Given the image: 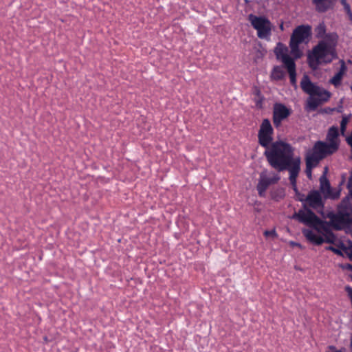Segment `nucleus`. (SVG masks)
Returning a JSON list of instances; mask_svg holds the SVG:
<instances>
[{
	"mask_svg": "<svg viewBox=\"0 0 352 352\" xmlns=\"http://www.w3.org/2000/svg\"><path fill=\"white\" fill-rule=\"evenodd\" d=\"M326 25L322 21L315 28V36L322 38L307 55L310 68L316 69L321 63L328 64L338 58L336 45L338 35L336 32L326 33Z\"/></svg>",
	"mask_w": 352,
	"mask_h": 352,
	"instance_id": "1",
	"label": "nucleus"
},
{
	"mask_svg": "<svg viewBox=\"0 0 352 352\" xmlns=\"http://www.w3.org/2000/svg\"><path fill=\"white\" fill-rule=\"evenodd\" d=\"M265 148L263 155L269 165L278 172H289L300 166V157L294 155V148L289 143L277 140Z\"/></svg>",
	"mask_w": 352,
	"mask_h": 352,
	"instance_id": "2",
	"label": "nucleus"
},
{
	"mask_svg": "<svg viewBox=\"0 0 352 352\" xmlns=\"http://www.w3.org/2000/svg\"><path fill=\"white\" fill-rule=\"evenodd\" d=\"M311 35V27L309 25H300L296 27L291 36L289 41L290 53L294 59H298L302 56V52L299 48V45L307 40Z\"/></svg>",
	"mask_w": 352,
	"mask_h": 352,
	"instance_id": "3",
	"label": "nucleus"
},
{
	"mask_svg": "<svg viewBox=\"0 0 352 352\" xmlns=\"http://www.w3.org/2000/svg\"><path fill=\"white\" fill-rule=\"evenodd\" d=\"M252 26L257 31V36L259 38L267 39L272 34V24L265 16H256L250 14L248 17Z\"/></svg>",
	"mask_w": 352,
	"mask_h": 352,
	"instance_id": "4",
	"label": "nucleus"
},
{
	"mask_svg": "<svg viewBox=\"0 0 352 352\" xmlns=\"http://www.w3.org/2000/svg\"><path fill=\"white\" fill-rule=\"evenodd\" d=\"M327 217L330 219L331 227L335 230H352V218H348V214L342 212L338 208L337 212H328Z\"/></svg>",
	"mask_w": 352,
	"mask_h": 352,
	"instance_id": "5",
	"label": "nucleus"
},
{
	"mask_svg": "<svg viewBox=\"0 0 352 352\" xmlns=\"http://www.w3.org/2000/svg\"><path fill=\"white\" fill-rule=\"evenodd\" d=\"M306 214L305 217L300 216V223L314 228L318 232L323 231L324 234H327L329 231H331L330 221H326L320 219L312 210H307Z\"/></svg>",
	"mask_w": 352,
	"mask_h": 352,
	"instance_id": "6",
	"label": "nucleus"
},
{
	"mask_svg": "<svg viewBox=\"0 0 352 352\" xmlns=\"http://www.w3.org/2000/svg\"><path fill=\"white\" fill-rule=\"evenodd\" d=\"M274 129L270 121L265 118L262 121L258 133L259 144L263 148L267 147L273 142Z\"/></svg>",
	"mask_w": 352,
	"mask_h": 352,
	"instance_id": "7",
	"label": "nucleus"
},
{
	"mask_svg": "<svg viewBox=\"0 0 352 352\" xmlns=\"http://www.w3.org/2000/svg\"><path fill=\"white\" fill-rule=\"evenodd\" d=\"M328 168L325 167L322 175L319 179L320 192L323 195L324 199H336L340 197V191L331 188L329 180L327 177Z\"/></svg>",
	"mask_w": 352,
	"mask_h": 352,
	"instance_id": "8",
	"label": "nucleus"
},
{
	"mask_svg": "<svg viewBox=\"0 0 352 352\" xmlns=\"http://www.w3.org/2000/svg\"><path fill=\"white\" fill-rule=\"evenodd\" d=\"M306 207L314 209L317 212L323 214L324 208V200L318 190H311L306 197Z\"/></svg>",
	"mask_w": 352,
	"mask_h": 352,
	"instance_id": "9",
	"label": "nucleus"
},
{
	"mask_svg": "<svg viewBox=\"0 0 352 352\" xmlns=\"http://www.w3.org/2000/svg\"><path fill=\"white\" fill-rule=\"evenodd\" d=\"M302 233L309 242L316 245H320L324 242L327 243H334L336 239V236L332 230L329 231L327 234H324V239L316 234L311 230L307 228L302 229Z\"/></svg>",
	"mask_w": 352,
	"mask_h": 352,
	"instance_id": "10",
	"label": "nucleus"
},
{
	"mask_svg": "<svg viewBox=\"0 0 352 352\" xmlns=\"http://www.w3.org/2000/svg\"><path fill=\"white\" fill-rule=\"evenodd\" d=\"M314 151H316L320 155L326 157L336 152V146L334 144H327L322 141H317L313 146Z\"/></svg>",
	"mask_w": 352,
	"mask_h": 352,
	"instance_id": "11",
	"label": "nucleus"
},
{
	"mask_svg": "<svg viewBox=\"0 0 352 352\" xmlns=\"http://www.w3.org/2000/svg\"><path fill=\"white\" fill-rule=\"evenodd\" d=\"M337 0H312L316 11L319 13H324L333 9Z\"/></svg>",
	"mask_w": 352,
	"mask_h": 352,
	"instance_id": "12",
	"label": "nucleus"
},
{
	"mask_svg": "<svg viewBox=\"0 0 352 352\" xmlns=\"http://www.w3.org/2000/svg\"><path fill=\"white\" fill-rule=\"evenodd\" d=\"M294 58H285V68L289 75L291 85L295 88H297L296 83V65Z\"/></svg>",
	"mask_w": 352,
	"mask_h": 352,
	"instance_id": "13",
	"label": "nucleus"
},
{
	"mask_svg": "<svg viewBox=\"0 0 352 352\" xmlns=\"http://www.w3.org/2000/svg\"><path fill=\"white\" fill-rule=\"evenodd\" d=\"M300 87L302 91L311 96H314V93L318 89V86L313 83L309 76L305 74L300 81Z\"/></svg>",
	"mask_w": 352,
	"mask_h": 352,
	"instance_id": "14",
	"label": "nucleus"
},
{
	"mask_svg": "<svg viewBox=\"0 0 352 352\" xmlns=\"http://www.w3.org/2000/svg\"><path fill=\"white\" fill-rule=\"evenodd\" d=\"M295 197H296V198H295L296 200L300 201L302 204L303 209H300L297 212H295L293 214L292 218L294 219H297L300 222V216H302V217H305V215L306 216L307 215L306 214L307 213V210H311V209L309 208L308 207H306V204H305L306 197L305 196L304 194H302L300 192H298L297 193L295 194Z\"/></svg>",
	"mask_w": 352,
	"mask_h": 352,
	"instance_id": "15",
	"label": "nucleus"
},
{
	"mask_svg": "<svg viewBox=\"0 0 352 352\" xmlns=\"http://www.w3.org/2000/svg\"><path fill=\"white\" fill-rule=\"evenodd\" d=\"M270 177L264 173L260 175V178L256 186V189L260 197H264L267 188L270 186Z\"/></svg>",
	"mask_w": 352,
	"mask_h": 352,
	"instance_id": "16",
	"label": "nucleus"
},
{
	"mask_svg": "<svg viewBox=\"0 0 352 352\" xmlns=\"http://www.w3.org/2000/svg\"><path fill=\"white\" fill-rule=\"evenodd\" d=\"M291 114V110L285 104L278 103L274 107L273 116L278 117L282 120L287 118Z\"/></svg>",
	"mask_w": 352,
	"mask_h": 352,
	"instance_id": "17",
	"label": "nucleus"
},
{
	"mask_svg": "<svg viewBox=\"0 0 352 352\" xmlns=\"http://www.w3.org/2000/svg\"><path fill=\"white\" fill-rule=\"evenodd\" d=\"M339 136V130L338 126H331L327 132V140L329 142L328 144H334L336 146V151L339 148L340 141L338 139Z\"/></svg>",
	"mask_w": 352,
	"mask_h": 352,
	"instance_id": "18",
	"label": "nucleus"
},
{
	"mask_svg": "<svg viewBox=\"0 0 352 352\" xmlns=\"http://www.w3.org/2000/svg\"><path fill=\"white\" fill-rule=\"evenodd\" d=\"M288 49L287 47L284 46L281 43H278L277 46L274 50V53L278 59H281L284 67H285V58H292L290 56L287 54Z\"/></svg>",
	"mask_w": 352,
	"mask_h": 352,
	"instance_id": "19",
	"label": "nucleus"
},
{
	"mask_svg": "<svg viewBox=\"0 0 352 352\" xmlns=\"http://www.w3.org/2000/svg\"><path fill=\"white\" fill-rule=\"evenodd\" d=\"M338 208L342 212L348 214V218H352V202L348 197L344 198Z\"/></svg>",
	"mask_w": 352,
	"mask_h": 352,
	"instance_id": "20",
	"label": "nucleus"
},
{
	"mask_svg": "<svg viewBox=\"0 0 352 352\" xmlns=\"http://www.w3.org/2000/svg\"><path fill=\"white\" fill-rule=\"evenodd\" d=\"M300 171V166L298 168H294L293 170L289 171V180L292 186V188L295 194L299 192L296 186V179Z\"/></svg>",
	"mask_w": 352,
	"mask_h": 352,
	"instance_id": "21",
	"label": "nucleus"
},
{
	"mask_svg": "<svg viewBox=\"0 0 352 352\" xmlns=\"http://www.w3.org/2000/svg\"><path fill=\"white\" fill-rule=\"evenodd\" d=\"M314 96H318L317 98H319L322 102H325L329 100L331 97V93L329 91L325 90L322 87L318 86V89L315 91Z\"/></svg>",
	"mask_w": 352,
	"mask_h": 352,
	"instance_id": "22",
	"label": "nucleus"
},
{
	"mask_svg": "<svg viewBox=\"0 0 352 352\" xmlns=\"http://www.w3.org/2000/svg\"><path fill=\"white\" fill-rule=\"evenodd\" d=\"M285 73L280 66H274L272 72V78L276 80H281L285 78Z\"/></svg>",
	"mask_w": 352,
	"mask_h": 352,
	"instance_id": "23",
	"label": "nucleus"
},
{
	"mask_svg": "<svg viewBox=\"0 0 352 352\" xmlns=\"http://www.w3.org/2000/svg\"><path fill=\"white\" fill-rule=\"evenodd\" d=\"M322 103H323V102H322L321 100L315 98L314 96H310V97L307 100L308 108L311 111L316 110L318 108V107Z\"/></svg>",
	"mask_w": 352,
	"mask_h": 352,
	"instance_id": "24",
	"label": "nucleus"
},
{
	"mask_svg": "<svg viewBox=\"0 0 352 352\" xmlns=\"http://www.w3.org/2000/svg\"><path fill=\"white\" fill-rule=\"evenodd\" d=\"M351 117H352V115L351 113L347 116L344 115L342 116V120L340 122V134H341V135L345 136L346 126L349 121V119Z\"/></svg>",
	"mask_w": 352,
	"mask_h": 352,
	"instance_id": "25",
	"label": "nucleus"
},
{
	"mask_svg": "<svg viewBox=\"0 0 352 352\" xmlns=\"http://www.w3.org/2000/svg\"><path fill=\"white\" fill-rule=\"evenodd\" d=\"M305 162L306 165H308L309 166H311L315 168L316 166H317L320 162L318 161V160L316 159V157H313L309 153H307L305 157Z\"/></svg>",
	"mask_w": 352,
	"mask_h": 352,
	"instance_id": "26",
	"label": "nucleus"
},
{
	"mask_svg": "<svg viewBox=\"0 0 352 352\" xmlns=\"http://www.w3.org/2000/svg\"><path fill=\"white\" fill-rule=\"evenodd\" d=\"M341 73H337L335 76L330 80V82L333 84L335 87H338L341 84V80L342 78Z\"/></svg>",
	"mask_w": 352,
	"mask_h": 352,
	"instance_id": "27",
	"label": "nucleus"
},
{
	"mask_svg": "<svg viewBox=\"0 0 352 352\" xmlns=\"http://www.w3.org/2000/svg\"><path fill=\"white\" fill-rule=\"evenodd\" d=\"M254 94H255L257 96L260 97V100H258V101L256 102V107H258L261 108V106H262V101H263V96H261V92L260 89H258V88H256V87L255 88Z\"/></svg>",
	"mask_w": 352,
	"mask_h": 352,
	"instance_id": "28",
	"label": "nucleus"
},
{
	"mask_svg": "<svg viewBox=\"0 0 352 352\" xmlns=\"http://www.w3.org/2000/svg\"><path fill=\"white\" fill-rule=\"evenodd\" d=\"M326 250H330L337 255L342 256H343V253L341 250H340L333 246H328L326 248Z\"/></svg>",
	"mask_w": 352,
	"mask_h": 352,
	"instance_id": "29",
	"label": "nucleus"
},
{
	"mask_svg": "<svg viewBox=\"0 0 352 352\" xmlns=\"http://www.w3.org/2000/svg\"><path fill=\"white\" fill-rule=\"evenodd\" d=\"M309 153L311 155H312L313 157H316V159L318 160L319 162L324 158L323 156L320 155L319 153H318L316 151H314L313 149L311 150V151L309 152Z\"/></svg>",
	"mask_w": 352,
	"mask_h": 352,
	"instance_id": "30",
	"label": "nucleus"
},
{
	"mask_svg": "<svg viewBox=\"0 0 352 352\" xmlns=\"http://www.w3.org/2000/svg\"><path fill=\"white\" fill-rule=\"evenodd\" d=\"M340 63H341L340 69L338 73H341L342 76H343L344 72L346 70V66L345 62L343 60H340Z\"/></svg>",
	"mask_w": 352,
	"mask_h": 352,
	"instance_id": "31",
	"label": "nucleus"
},
{
	"mask_svg": "<svg viewBox=\"0 0 352 352\" xmlns=\"http://www.w3.org/2000/svg\"><path fill=\"white\" fill-rule=\"evenodd\" d=\"M264 235L265 236H277V234L275 231V230H265V232H264Z\"/></svg>",
	"mask_w": 352,
	"mask_h": 352,
	"instance_id": "32",
	"label": "nucleus"
},
{
	"mask_svg": "<svg viewBox=\"0 0 352 352\" xmlns=\"http://www.w3.org/2000/svg\"><path fill=\"white\" fill-rule=\"evenodd\" d=\"M282 119L276 117L275 116H273V122L274 126L277 128L280 125V123L282 122Z\"/></svg>",
	"mask_w": 352,
	"mask_h": 352,
	"instance_id": "33",
	"label": "nucleus"
},
{
	"mask_svg": "<svg viewBox=\"0 0 352 352\" xmlns=\"http://www.w3.org/2000/svg\"><path fill=\"white\" fill-rule=\"evenodd\" d=\"M280 179V177L276 174L274 177L270 178V184H276Z\"/></svg>",
	"mask_w": 352,
	"mask_h": 352,
	"instance_id": "34",
	"label": "nucleus"
},
{
	"mask_svg": "<svg viewBox=\"0 0 352 352\" xmlns=\"http://www.w3.org/2000/svg\"><path fill=\"white\" fill-rule=\"evenodd\" d=\"M341 3L344 6V9L346 11V12H350L351 8L349 4L346 2V1L341 0Z\"/></svg>",
	"mask_w": 352,
	"mask_h": 352,
	"instance_id": "35",
	"label": "nucleus"
},
{
	"mask_svg": "<svg viewBox=\"0 0 352 352\" xmlns=\"http://www.w3.org/2000/svg\"><path fill=\"white\" fill-rule=\"evenodd\" d=\"M314 167L313 166H309H309L308 165H306V170H305V173H306V175L307 176L310 178L311 177V170L312 169L314 168Z\"/></svg>",
	"mask_w": 352,
	"mask_h": 352,
	"instance_id": "36",
	"label": "nucleus"
},
{
	"mask_svg": "<svg viewBox=\"0 0 352 352\" xmlns=\"http://www.w3.org/2000/svg\"><path fill=\"white\" fill-rule=\"evenodd\" d=\"M347 188H348L350 194L352 195V179L349 178V180L347 182Z\"/></svg>",
	"mask_w": 352,
	"mask_h": 352,
	"instance_id": "37",
	"label": "nucleus"
},
{
	"mask_svg": "<svg viewBox=\"0 0 352 352\" xmlns=\"http://www.w3.org/2000/svg\"><path fill=\"white\" fill-rule=\"evenodd\" d=\"M346 254L348 258L352 261V245L349 248V251H346Z\"/></svg>",
	"mask_w": 352,
	"mask_h": 352,
	"instance_id": "38",
	"label": "nucleus"
},
{
	"mask_svg": "<svg viewBox=\"0 0 352 352\" xmlns=\"http://www.w3.org/2000/svg\"><path fill=\"white\" fill-rule=\"evenodd\" d=\"M344 269H347V270H349L351 271H352V265L351 264H349V263H347L346 264V265L344 267H343Z\"/></svg>",
	"mask_w": 352,
	"mask_h": 352,
	"instance_id": "39",
	"label": "nucleus"
},
{
	"mask_svg": "<svg viewBox=\"0 0 352 352\" xmlns=\"http://www.w3.org/2000/svg\"><path fill=\"white\" fill-rule=\"evenodd\" d=\"M334 109H330V108H327V109H324V111L325 113H329V112H331L332 111H333Z\"/></svg>",
	"mask_w": 352,
	"mask_h": 352,
	"instance_id": "40",
	"label": "nucleus"
},
{
	"mask_svg": "<svg viewBox=\"0 0 352 352\" xmlns=\"http://www.w3.org/2000/svg\"><path fill=\"white\" fill-rule=\"evenodd\" d=\"M347 15L349 16L350 20H352V12L350 10V12H346Z\"/></svg>",
	"mask_w": 352,
	"mask_h": 352,
	"instance_id": "41",
	"label": "nucleus"
},
{
	"mask_svg": "<svg viewBox=\"0 0 352 352\" xmlns=\"http://www.w3.org/2000/svg\"><path fill=\"white\" fill-rule=\"evenodd\" d=\"M292 244H293L294 245L297 246V247H300V246H301V245H300V243H292Z\"/></svg>",
	"mask_w": 352,
	"mask_h": 352,
	"instance_id": "42",
	"label": "nucleus"
},
{
	"mask_svg": "<svg viewBox=\"0 0 352 352\" xmlns=\"http://www.w3.org/2000/svg\"><path fill=\"white\" fill-rule=\"evenodd\" d=\"M341 248H342V250H347V248L344 245L343 243H341Z\"/></svg>",
	"mask_w": 352,
	"mask_h": 352,
	"instance_id": "43",
	"label": "nucleus"
},
{
	"mask_svg": "<svg viewBox=\"0 0 352 352\" xmlns=\"http://www.w3.org/2000/svg\"><path fill=\"white\" fill-rule=\"evenodd\" d=\"M337 111L342 112V107H340L339 109H338Z\"/></svg>",
	"mask_w": 352,
	"mask_h": 352,
	"instance_id": "44",
	"label": "nucleus"
},
{
	"mask_svg": "<svg viewBox=\"0 0 352 352\" xmlns=\"http://www.w3.org/2000/svg\"><path fill=\"white\" fill-rule=\"evenodd\" d=\"M280 28L282 30H283V23L280 25Z\"/></svg>",
	"mask_w": 352,
	"mask_h": 352,
	"instance_id": "45",
	"label": "nucleus"
}]
</instances>
